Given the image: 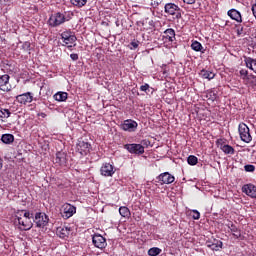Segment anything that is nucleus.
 <instances>
[{
    "instance_id": "obj_1",
    "label": "nucleus",
    "mask_w": 256,
    "mask_h": 256,
    "mask_svg": "<svg viewBox=\"0 0 256 256\" xmlns=\"http://www.w3.org/2000/svg\"><path fill=\"white\" fill-rule=\"evenodd\" d=\"M73 19V12H56L51 14L48 19L49 27H60L63 23H67V21H71Z\"/></svg>"
},
{
    "instance_id": "obj_2",
    "label": "nucleus",
    "mask_w": 256,
    "mask_h": 256,
    "mask_svg": "<svg viewBox=\"0 0 256 256\" xmlns=\"http://www.w3.org/2000/svg\"><path fill=\"white\" fill-rule=\"evenodd\" d=\"M238 133L241 141L243 143H251L253 141V136H251V130L249 129V126L245 123H240L238 125Z\"/></svg>"
},
{
    "instance_id": "obj_3",
    "label": "nucleus",
    "mask_w": 256,
    "mask_h": 256,
    "mask_svg": "<svg viewBox=\"0 0 256 256\" xmlns=\"http://www.w3.org/2000/svg\"><path fill=\"white\" fill-rule=\"evenodd\" d=\"M33 222L38 229H44V227H47V225H49V216H47V214H45L44 212H36Z\"/></svg>"
},
{
    "instance_id": "obj_4",
    "label": "nucleus",
    "mask_w": 256,
    "mask_h": 256,
    "mask_svg": "<svg viewBox=\"0 0 256 256\" xmlns=\"http://www.w3.org/2000/svg\"><path fill=\"white\" fill-rule=\"evenodd\" d=\"M15 225H18V229L21 231H29L33 228V222L23 218V214L16 215L14 220Z\"/></svg>"
},
{
    "instance_id": "obj_5",
    "label": "nucleus",
    "mask_w": 256,
    "mask_h": 256,
    "mask_svg": "<svg viewBox=\"0 0 256 256\" xmlns=\"http://www.w3.org/2000/svg\"><path fill=\"white\" fill-rule=\"evenodd\" d=\"M61 40L64 45H68V47H73V43H76L77 36H75V32L71 30H65L60 34Z\"/></svg>"
},
{
    "instance_id": "obj_6",
    "label": "nucleus",
    "mask_w": 256,
    "mask_h": 256,
    "mask_svg": "<svg viewBox=\"0 0 256 256\" xmlns=\"http://www.w3.org/2000/svg\"><path fill=\"white\" fill-rule=\"evenodd\" d=\"M164 11L167 15H175L176 19H181V8H179L175 3L165 4Z\"/></svg>"
},
{
    "instance_id": "obj_7",
    "label": "nucleus",
    "mask_w": 256,
    "mask_h": 256,
    "mask_svg": "<svg viewBox=\"0 0 256 256\" xmlns=\"http://www.w3.org/2000/svg\"><path fill=\"white\" fill-rule=\"evenodd\" d=\"M120 127L122 131H127L128 133H135V131H137V128L139 127V124L133 119H127L124 120Z\"/></svg>"
},
{
    "instance_id": "obj_8",
    "label": "nucleus",
    "mask_w": 256,
    "mask_h": 256,
    "mask_svg": "<svg viewBox=\"0 0 256 256\" xmlns=\"http://www.w3.org/2000/svg\"><path fill=\"white\" fill-rule=\"evenodd\" d=\"M124 149H126V151L132 155H143V153H145V147H143L141 144H125Z\"/></svg>"
},
{
    "instance_id": "obj_9",
    "label": "nucleus",
    "mask_w": 256,
    "mask_h": 256,
    "mask_svg": "<svg viewBox=\"0 0 256 256\" xmlns=\"http://www.w3.org/2000/svg\"><path fill=\"white\" fill-rule=\"evenodd\" d=\"M76 151L81 155V157H86L91 153V145L85 141H79L76 145Z\"/></svg>"
},
{
    "instance_id": "obj_10",
    "label": "nucleus",
    "mask_w": 256,
    "mask_h": 256,
    "mask_svg": "<svg viewBox=\"0 0 256 256\" xmlns=\"http://www.w3.org/2000/svg\"><path fill=\"white\" fill-rule=\"evenodd\" d=\"M100 175H102V177H113V175H115V166L111 163H103L100 168Z\"/></svg>"
},
{
    "instance_id": "obj_11",
    "label": "nucleus",
    "mask_w": 256,
    "mask_h": 256,
    "mask_svg": "<svg viewBox=\"0 0 256 256\" xmlns=\"http://www.w3.org/2000/svg\"><path fill=\"white\" fill-rule=\"evenodd\" d=\"M62 209H63V212H62L63 219H70V217H73V215L77 213V207L69 203H65L62 206Z\"/></svg>"
},
{
    "instance_id": "obj_12",
    "label": "nucleus",
    "mask_w": 256,
    "mask_h": 256,
    "mask_svg": "<svg viewBox=\"0 0 256 256\" xmlns=\"http://www.w3.org/2000/svg\"><path fill=\"white\" fill-rule=\"evenodd\" d=\"M92 243L97 249H105V247H107V239L101 234H95L92 237Z\"/></svg>"
},
{
    "instance_id": "obj_13",
    "label": "nucleus",
    "mask_w": 256,
    "mask_h": 256,
    "mask_svg": "<svg viewBox=\"0 0 256 256\" xmlns=\"http://www.w3.org/2000/svg\"><path fill=\"white\" fill-rule=\"evenodd\" d=\"M158 181L161 183V185H171V183L175 182V176H173L169 172L161 173L157 177Z\"/></svg>"
},
{
    "instance_id": "obj_14",
    "label": "nucleus",
    "mask_w": 256,
    "mask_h": 256,
    "mask_svg": "<svg viewBox=\"0 0 256 256\" xmlns=\"http://www.w3.org/2000/svg\"><path fill=\"white\" fill-rule=\"evenodd\" d=\"M17 103L20 105H27V103H33V93L26 92L16 96Z\"/></svg>"
},
{
    "instance_id": "obj_15",
    "label": "nucleus",
    "mask_w": 256,
    "mask_h": 256,
    "mask_svg": "<svg viewBox=\"0 0 256 256\" xmlns=\"http://www.w3.org/2000/svg\"><path fill=\"white\" fill-rule=\"evenodd\" d=\"M242 192L245 193L248 197L256 199V186L254 184H245L242 186Z\"/></svg>"
},
{
    "instance_id": "obj_16",
    "label": "nucleus",
    "mask_w": 256,
    "mask_h": 256,
    "mask_svg": "<svg viewBox=\"0 0 256 256\" xmlns=\"http://www.w3.org/2000/svg\"><path fill=\"white\" fill-rule=\"evenodd\" d=\"M70 233H71V228H70V227L59 226V227L56 229V235H57L60 239H68Z\"/></svg>"
},
{
    "instance_id": "obj_17",
    "label": "nucleus",
    "mask_w": 256,
    "mask_h": 256,
    "mask_svg": "<svg viewBox=\"0 0 256 256\" xmlns=\"http://www.w3.org/2000/svg\"><path fill=\"white\" fill-rule=\"evenodd\" d=\"M217 143L220 145V149L225 155H235V148L229 144H223V139L218 140Z\"/></svg>"
},
{
    "instance_id": "obj_18",
    "label": "nucleus",
    "mask_w": 256,
    "mask_h": 256,
    "mask_svg": "<svg viewBox=\"0 0 256 256\" xmlns=\"http://www.w3.org/2000/svg\"><path fill=\"white\" fill-rule=\"evenodd\" d=\"M227 15L233 21H236L237 23H243V17L241 16V12H239L237 9H230L227 12Z\"/></svg>"
},
{
    "instance_id": "obj_19",
    "label": "nucleus",
    "mask_w": 256,
    "mask_h": 256,
    "mask_svg": "<svg viewBox=\"0 0 256 256\" xmlns=\"http://www.w3.org/2000/svg\"><path fill=\"white\" fill-rule=\"evenodd\" d=\"M228 229H230V232L232 233L234 239H241V229L237 227L233 222H229L227 224Z\"/></svg>"
},
{
    "instance_id": "obj_20",
    "label": "nucleus",
    "mask_w": 256,
    "mask_h": 256,
    "mask_svg": "<svg viewBox=\"0 0 256 256\" xmlns=\"http://www.w3.org/2000/svg\"><path fill=\"white\" fill-rule=\"evenodd\" d=\"M9 75L4 74L0 76V89L1 91H10L9 89Z\"/></svg>"
},
{
    "instance_id": "obj_21",
    "label": "nucleus",
    "mask_w": 256,
    "mask_h": 256,
    "mask_svg": "<svg viewBox=\"0 0 256 256\" xmlns=\"http://www.w3.org/2000/svg\"><path fill=\"white\" fill-rule=\"evenodd\" d=\"M206 245L212 251H219V249H223V242L221 240L214 239V242H206Z\"/></svg>"
},
{
    "instance_id": "obj_22",
    "label": "nucleus",
    "mask_w": 256,
    "mask_h": 256,
    "mask_svg": "<svg viewBox=\"0 0 256 256\" xmlns=\"http://www.w3.org/2000/svg\"><path fill=\"white\" fill-rule=\"evenodd\" d=\"M55 163L61 166L67 165V154L64 152L56 153Z\"/></svg>"
},
{
    "instance_id": "obj_23",
    "label": "nucleus",
    "mask_w": 256,
    "mask_h": 256,
    "mask_svg": "<svg viewBox=\"0 0 256 256\" xmlns=\"http://www.w3.org/2000/svg\"><path fill=\"white\" fill-rule=\"evenodd\" d=\"M164 39H167L170 43L175 40V30L173 28L166 29L163 34Z\"/></svg>"
},
{
    "instance_id": "obj_24",
    "label": "nucleus",
    "mask_w": 256,
    "mask_h": 256,
    "mask_svg": "<svg viewBox=\"0 0 256 256\" xmlns=\"http://www.w3.org/2000/svg\"><path fill=\"white\" fill-rule=\"evenodd\" d=\"M53 97L55 101L63 102L67 101V97H69V94L67 92H57L56 94H54Z\"/></svg>"
},
{
    "instance_id": "obj_25",
    "label": "nucleus",
    "mask_w": 256,
    "mask_h": 256,
    "mask_svg": "<svg viewBox=\"0 0 256 256\" xmlns=\"http://www.w3.org/2000/svg\"><path fill=\"white\" fill-rule=\"evenodd\" d=\"M1 141L4 142L5 145H11V143L15 141V136H13V134H3Z\"/></svg>"
},
{
    "instance_id": "obj_26",
    "label": "nucleus",
    "mask_w": 256,
    "mask_h": 256,
    "mask_svg": "<svg viewBox=\"0 0 256 256\" xmlns=\"http://www.w3.org/2000/svg\"><path fill=\"white\" fill-rule=\"evenodd\" d=\"M119 213L121 217H124L125 219H129V217H131V210H129L126 206H121L119 208Z\"/></svg>"
},
{
    "instance_id": "obj_27",
    "label": "nucleus",
    "mask_w": 256,
    "mask_h": 256,
    "mask_svg": "<svg viewBox=\"0 0 256 256\" xmlns=\"http://www.w3.org/2000/svg\"><path fill=\"white\" fill-rule=\"evenodd\" d=\"M200 75L201 77H203V79H208V81H211V79H215V73H213L212 71L202 70Z\"/></svg>"
},
{
    "instance_id": "obj_28",
    "label": "nucleus",
    "mask_w": 256,
    "mask_h": 256,
    "mask_svg": "<svg viewBox=\"0 0 256 256\" xmlns=\"http://www.w3.org/2000/svg\"><path fill=\"white\" fill-rule=\"evenodd\" d=\"M16 215H22V219H26L27 221H31L33 219V213L25 210H20Z\"/></svg>"
},
{
    "instance_id": "obj_29",
    "label": "nucleus",
    "mask_w": 256,
    "mask_h": 256,
    "mask_svg": "<svg viewBox=\"0 0 256 256\" xmlns=\"http://www.w3.org/2000/svg\"><path fill=\"white\" fill-rule=\"evenodd\" d=\"M191 49L196 52L201 51L202 53H205V51L203 50V45L199 41H193L191 44Z\"/></svg>"
},
{
    "instance_id": "obj_30",
    "label": "nucleus",
    "mask_w": 256,
    "mask_h": 256,
    "mask_svg": "<svg viewBox=\"0 0 256 256\" xmlns=\"http://www.w3.org/2000/svg\"><path fill=\"white\" fill-rule=\"evenodd\" d=\"M9 117H11L9 109H0V121H5L4 119H9Z\"/></svg>"
},
{
    "instance_id": "obj_31",
    "label": "nucleus",
    "mask_w": 256,
    "mask_h": 256,
    "mask_svg": "<svg viewBox=\"0 0 256 256\" xmlns=\"http://www.w3.org/2000/svg\"><path fill=\"white\" fill-rule=\"evenodd\" d=\"M206 99H208V101H211L212 103L214 101H217V93H215V91L210 90L206 93Z\"/></svg>"
},
{
    "instance_id": "obj_32",
    "label": "nucleus",
    "mask_w": 256,
    "mask_h": 256,
    "mask_svg": "<svg viewBox=\"0 0 256 256\" xmlns=\"http://www.w3.org/2000/svg\"><path fill=\"white\" fill-rule=\"evenodd\" d=\"M72 5H74V7H85V5H87V0H70Z\"/></svg>"
},
{
    "instance_id": "obj_33",
    "label": "nucleus",
    "mask_w": 256,
    "mask_h": 256,
    "mask_svg": "<svg viewBox=\"0 0 256 256\" xmlns=\"http://www.w3.org/2000/svg\"><path fill=\"white\" fill-rule=\"evenodd\" d=\"M187 163L188 165H197V163H199V158H197V156L195 155H190L188 158H187Z\"/></svg>"
},
{
    "instance_id": "obj_34",
    "label": "nucleus",
    "mask_w": 256,
    "mask_h": 256,
    "mask_svg": "<svg viewBox=\"0 0 256 256\" xmlns=\"http://www.w3.org/2000/svg\"><path fill=\"white\" fill-rule=\"evenodd\" d=\"M161 249L158 248V247H153V248H150L148 250V255L149 256H157V255H161Z\"/></svg>"
},
{
    "instance_id": "obj_35",
    "label": "nucleus",
    "mask_w": 256,
    "mask_h": 256,
    "mask_svg": "<svg viewBox=\"0 0 256 256\" xmlns=\"http://www.w3.org/2000/svg\"><path fill=\"white\" fill-rule=\"evenodd\" d=\"M246 81L251 85L252 87H256V76L255 75H249L248 79Z\"/></svg>"
},
{
    "instance_id": "obj_36",
    "label": "nucleus",
    "mask_w": 256,
    "mask_h": 256,
    "mask_svg": "<svg viewBox=\"0 0 256 256\" xmlns=\"http://www.w3.org/2000/svg\"><path fill=\"white\" fill-rule=\"evenodd\" d=\"M244 171H246V173H255V165H253V164L245 165Z\"/></svg>"
},
{
    "instance_id": "obj_37",
    "label": "nucleus",
    "mask_w": 256,
    "mask_h": 256,
    "mask_svg": "<svg viewBox=\"0 0 256 256\" xmlns=\"http://www.w3.org/2000/svg\"><path fill=\"white\" fill-rule=\"evenodd\" d=\"M239 73H240L241 79H243L244 81L247 80V79H249V71H247V70H245V69H241V70L239 71Z\"/></svg>"
},
{
    "instance_id": "obj_38",
    "label": "nucleus",
    "mask_w": 256,
    "mask_h": 256,
    "mask_svg": "<svg viewBox=\"0 0 256 256\" xmlns=\"http://www.w3.org/2000/svg\"><path fill=\"white\" fill-rule=\"evenodd\" d=\"M191 213L192 214H190V215H191L192 219H194L195 221L201 219V213H199V211L192 210Z\"/></svg>"
},
{
    "instance_id": "obj_39",
    "label": "nucleus",
    "mask_w": 256,
    "mask_h": 256,
    "mask_svg": "<svg viewBox=\"0 0 256 256\" xmlns=\"http://www.w3.org/2000/svg\"><path fill=\"white\" fill-rule=\"evenodd\" d=\"M162 1L161 0H150V5L153 7V9H157L159 5H161Z\"/></svg>"
},
{
    "instance_id": "obj_40",
    "label": "nucleus",
    "mask_w": 256,
    "mask_h": 256,
    "mask_svg": "<svg viewBox=\"0 0 256 256\" xmlns=\"http://www.w3.org/2000/svg\"><path fill=\"white\" fill-rule=\"evenodd\" d=\"M149 87V84L145 83L144 85L140 86V91L147 93V91H149Z\"/></svg>"
},
{
    "instance_id": "obj_41",
    "label": "nucleus",
    "mask_w": 256,
    "mask_h": 256,
    "mask_svg": "<svg viewBox=\"0 0 256 256\" xmlns=\"http://www.w3.org/2000/svg\"><path fill=\"white\" fill-rule=\"evenodd\" d=\"M130 45H131L130 49H137V47H139V41L134 40L130 43Z\"/></svg>"
},
{
    "instance_id": "obj_42",
    "label": "nucleus",
    "mask_w": 256,
    "mask_h": 256,
    "mask_svg": "<svg viewBox=\"0 0 256 256\" xmlns=\"http://www.w3.org/2000/svg\"><path fill=\"white\" fill-rule=\"evenodd\" d=\"M70 59H72V61H78L79 60V54H77V53L70 54Z\"/></svg>"
},
{
    "instance_id": "obj_43",
    "label": "nucleus",
    "mask_w": 256,
    "mask_h": 256,
    "mask_svg": "<svg viewBox=\"0 0 256 256\" xmlns=\"http://www.w3.org/2000/svg\"><path fill=\"white\" fill-rule=\"evenodd\" d=\"M141 145L142 147H149V145H151V141L145 139L141 141Z\"/></svg>"
},
{
    "instance_id": "obj_44",
    "label": "nucleus",
    "mask_w": 256,
    "mask_h": 256,
    "mask_svg": "<svg viewBox=\"0 0 256 256\" xmlns=\"http://www.w3.org/2000/svg\"><path fill=\"white\" fill-rule=\"evenodd\" d=\"M237 35H243V27L242 26H239L237 28Z\"/></svg>"
},
{
    "instance_id": "obj_45",
    "label": "nucleus",
    "mask_w": 256,
    "mask_h": 256,
    "mask_svg": "<svg viewBox=\"0 0 256 256\" xmlns=\"http://www.w3.org/2000/svg\"><path fill=\"white\" fill-rule=\"evenodd\" d=\"M187 5H193L195 4L196 0H183Z\"/></svg>"
},
{
    "instance_id": "obj_46",
    "label": "nucleus",
    "mask_w": 256,
    "mask_h": 256,
    "mask_svg": "<svg viewBox=\"0 0 256 256\" xmlns=\"http://www.w3.org/2000/svg\"><path fill=\"white\" fill-rule=\"evenodd\" d=\"M37 115L38 117H42V119H45V117H47V114H45V112H40Z\"/></svg>"
},
{
    "instance_id": "obj_47",
    "label": "nucleus",
    "mask_w": 256,
    "mask_h": 256,
    "mask_svg": "<svg viewBox=\"0 0 256 256\" xmlns=\"http://www.w3.org/2000/svg\"><path fill=\"white\" fill-rule=\"evenodd\" d=\"M51 95H53V92L51 91V89L48 88L46 91V96L51 97Z\"/></svg>"
},
{
    "instance_id": "obj_48",
    "label": "nucleus",
    "mask_w": 256,
    "mask_h": 256,
    "mask_svg": "<svg viewBox=\"0 0 256 256\" xmlns=\"http://www.w3.org/2000/svg\"><path fill=\"white\" fill-rule=\"evenodd\" d=\"M136 25H138V27H143V25H145V22L144 21H138L136 23Z\"/></svg>"
},
{
    "instance_id": "obj_49",
    "label": "nucleus",
    "mask_w": 256,
    "mask_h": 256,
    "mask_svg": "<svg viewBox=\"0 0 256 256\" xmlns=\"http://www.w3.org/2000/svg\"><path fill=\"white\" fill-rule=\"evenodd\" d=\"M24 47H27V49H29V48L31 47V43L25 42V43H24Z\"/></svg>"
},
{
    "instance_id": "obj_50",
    "label": "nucleus",
    "mask_w": 256,
    "mask_h": 256,
    "mask_svg": "<svg viewBox=\"0 0 256 256\" xmlns=\"http://www.w3.org/2000/svg\"><path fill=\"white\" fill-rule=\"evenodd\" d=\"M3 169V159L0 158V171Z\"/></svg>"
},
{
    "instance_id": "obj_51",
    "label": "nucleus",
    "mask_w": 256,
    "mask_h": 256,
    "mask_svg": "<svg viewBox=\"0 0 256 256\" xmlns=\"http://www.w3.org/2000/svg\"><path fill=\"white\" fill-rule=\"evenodd\" d=\"M253 38L256 39V28L254 29V32L252 34Z\"/></svg>"
},
{
    "instance_id": "obj_52",
    "label": "nucleus",
    "mask_w": 256,
    "mask_h": 256,
    "mask_svg": "<svg viewBox=\"0 0 256 256\" xmlns=\"http://www.w3.org/2000/svg\"><path fill=\"white\" fill-rule=\"evenodd\" d=\"M40 89H41V91H43V89H46V88H45V86H41V88H40Z\"/></svg>"
},
{
    "instance_id": "obj_53",
    "label": "nucleus",
    "mask_w": 256,
    "mask_h": 256,
    "mask_svg": "<svg viewBox=\"0 0 256 256\" xmlns=\"http://www.w3.org/2000/svg\"><path fill=\"white\" fill-rule=\"evenodd\" d=\"M0 1H4V3H7V1H9V0H0Z\"/></svg>"
},
{
    "instance_id": "obj_54",
    "label": "nucleus",
    "mask_w": 256,
    "mask_h": 256,
    "mask_svg": "<svg viewBox=\"0 0 256 256\" xmlns=\"http://www.w3.org/2000/svg\"><path fill=\"white\" fill-rule=\"evenodd\" d=\"M165 73H167V71H164L163 74L165 75Z\"/></svg>"
}]
</instances>
